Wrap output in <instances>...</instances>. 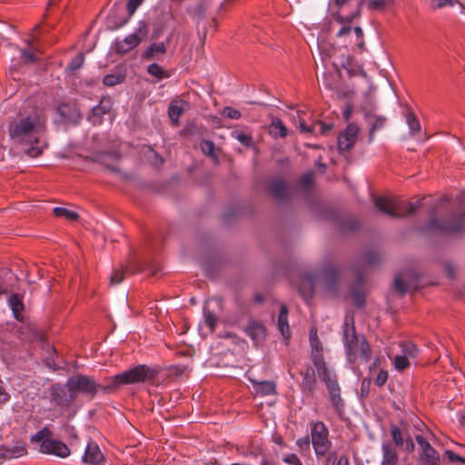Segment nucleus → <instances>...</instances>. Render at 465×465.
<instances>
[{
  "label": "nucleus",
  "instance_id": "1a4fd4ad",
  "mask_svg": "<svg viewBox=\"0 0 465 465\" xmlns=\"http://www.w3.org/2000/svg\"><path fill=\"white\" fill-rule=\"evenodd\" d=\"M48 391L51 402L60 409L69 408L75 401L74 392L67 387V381L65 384L53 383Z\"/></svg>",
  "mask_w": 465,
  "mask_h": 465
},
{
  "label": "nucleus",
  "instance_id": "338daca9",
  "mask_svg": "<svg viewBox=\"0 0 465 465\" xmlns=\"http://www.w3.org/2000/svg\"><path fill=\"white\" fill-rule=\"evenodd\" d=\"M335 6H337V10L342 11V8L349 5L351 0H331Z\"/></svg>",
  "mask_w": 465,
  "mask_h": 465
},
{
  "label": "nucleus",
  "instance_id": "6e6d98bb",
  "mask_svg": "<svg viewBox=\"0 0 465 465\" xmlns=\"http://www.w3.org/2000/svg\"><path fill=\"white\" fill-rule=\"evenodd\" d=\"M223 115L227 118H230V119H240L242 116V114L237 109H234L230 106H226L223 108Z\"/></svg>",
  "mask_w": 465,
  "mask_h": 465
},
{
  "label": "nucleus",
  "instance_id": "72a5a7b5",
  "mask_svg": "<svg viewBox=\"0 0 465 465\" xmlns=\"http://www.w3.org/2000/svg\"><path fill=\"white\" fill-rule=\"evenodd\" d=\"M25 452V450L21 447L12 448V449L5 448V447L0 448V457L4 458V459H12L15 457H20V456L24 455Z\"/></svg>",
  "mask_w": 465,
  "mask_h": 465
},
{
  "label": "nucleus",
  "instance_id": "5701e85b",
  "mask_svg": "<svg viewBox=\"0 0 465 465\" xmlns=\"http://www.w3.org/2000/svg\"><path fill=\"white\" fill-rule=\"evenodd\" d=\"M187 106L188 103L184 100H174L169 104L168 115L175 125L179 124V118Z\"/></svg>",
  "mask_w": 465,
  "mask_h": 465
},
{
  "label": "nucleus",
  "instance_id": "a19ab883",
  "mask_svg": "<svg viewBox=\"0 0 465 465\" xmlns=\"http://www.w3.org/2000/svg\"><path fill=\"white\" fill-rule=\"evenodd\" d=\"M393 0H370L367 6L371 11L383 10L387 5L392 4Z\"/></svg>",
  "mask_w": 465,
  "mask_h": 465
},
{
  "label": "nucleus",
  "instance_id": "3c124183",
  "mask_svg": "<svg viewBox=\"0 0 465 465\" xmlns=\"http://www.w3.org/2000/svg\"><path fill=\"white\" fill-rule=\"evenodd\" d=\"M312 183H313V173H306L300 179L298 185L301 188L309 189L312 185Z\"/></svg>",
  "mask_w": 465,
  "mask_h": 465
},
{
  "label": "nucleus",
  "instance_id": "39448f33",
  "mask_svg": "<svg viewBox=\"0 0 465 465\" xmlns=\"http://www.w3.org/2000/svg\"><path fill=\"white\" fill-rule=\"evenodd\" d=\"M378 210L395 218H402L414 213L420 206V201L406 202L398 197H375Z\"/></svg>",
  "mask_w": 465,
  "mask_h": 465
},
{
  "label": "nucleus",
  "instance_id": "e2e57ef3",
  "mask_svg": "<svg viewBox=\"0 0 465 465\" xmlns=\"http://www.w3.org/2000/svg\"><path fill=\"white\" fill-rule=\"evenodd\" d=\"M299 127L302 132L312 134L315 133V123L312 125H307L304 120L299 122Z\"/></svg>",
  "mask_w": 465,
  "mask_h": 465
},
{
  "label": "nucleus",
  "instance_id": "e433bc0d",
  "mask_svg": "<svg viewBox=\"0 0 465 465\" xmlns=\"http://www.w3.org/2000/svg\"><path fill=\"white\" fill-rule=\"evenodd\" d=\"M147 159L152 163L154 167H160L163 163V157L155 152L152 147L147 146L144 152Z\"/></svg>",
  "mask_w": 465,
  "mask_h": 465
},
{
  "label": "nucleus",
  "instance_id": "7c9ffc66",
  "mask_svg": "<svg viewBox=\"0 0 465 465\" xmlns=\"http://www.w3.org/2000/svg\"><path fill=\"white\" fill-rule=\"evenodd\" d=\"M143 0H128L127 6H126L127 12H128V16L126 18H124L118 24L112 25V28L117 29V28H120L121 26L124 25L125 24H127L129 18L134 14L137 7L143 3Z\"/></svg>",
  "mask_w": 465,
  "mask_h": 465
},
{
  "label": "nucleus",
  "instance_id": "cd10ccee",
  "mask_svg": "<svg viewBox=\"0 0 465 465\" xmlns=\"http://www.w3.org/2000/svg\"><path fill=\"white\" fill-rule=\"evenodd\" d=\"M9 306L13 311L14 316L17 321H22L21 312L24 310V303L18 294H13L8 300Z\"/></svg>",
  "mask_w": 465,
  "mask_h": 465
},
{
  "label": "nucleus",
  "instance_id": "6ab92c4d",
  "mask_svg": "<svg viewBox=\"0 0 465 465\" xmlns=\"http://www.w3.org/2000/svg\"><path fill=\"white\" fill-rule=\"evenodd\" d=\"M111 110V103L109 99L103 98L100 104L92 109L88 119L94 124H100L104 114L109 113Z\"/></svg>",
  "mask_w": 465,
  "mask_h": 465
},
{
  "label": "nucleus",
  "instance_id": "f03ea898",
  "mask_svg": "<svg viewBox=\"0 0 465 465\" xmlns=\"http://www.w3.org/2000/svg\"><path fill=\"white\" fill-rule=\"evenodd\" d=\"M343 343L351 363L367 362L371 358V349L364 335L356 332L353 317L347 316L343 323Z\"/></svg>",
  "mask_w": 465,
  "mask_h": 465
},
{
  "label": "nucleus",
  "instance_id": "bb28decb",
  "mask_svg": "<svg viewBox=\"0 0 465 465\" xmlns=\"http://www.w3.org/2000/svg\"><path fill=\"white\" fill-rule=\"evenodd\" d=\"M167 48L164 43H153L142 54V58L144 60L156 59L159 55H163L166 53Z\"/></svg>",
  "mask_w": 465,
  "mask_h": 465
},
{
  "label": "nucleus",
  "instance_id": "aec40b11",
  "mask_svg": "<svg viewBox=\"0 0 465 465\" xmlns=\"http://www.w3.org/2000/svg\"><path fill=\"white\" fill-rule=\"evenodd\" d=\"M382 461L381 465H398L399 456L395 447L390 441L383 442L381 445Z\"/></svg>",
  "mask_w": 465,
  "mask_h": 465
},
{
  "label": "nucleus",
  "instance_id": "2f4dec72",
  "mask_svg": "<svg viewBox=\"0 0 465 465\" xmlns=\"http://www.w3.org/2000/svg\"><path fill=\"white\" fill-rule=\"evenodd\" d=\"M405 118L412 135L420 131V124L412 110L407 109Z\"/></svg>",
  "mask_w": 465,
  "mask_h": 465
},
{
  "label": "nucleus",
  "instance_id": "c85d7f7f",
  "mask_svg": "<svg viewBox=\"0 0 465 465\" xmlns=\"http://www.w3.org/2000/svg\"><path fill=\"white\" fill-rule=\"evenodd\" d=\"M269 133L273 137L283 138L287 135L288 131L281 119L273 118L269 127Z\"/></svg>",
  "mask_w": 465,
  "mask_h": 465
},
{
  "label": "nucleus",
  "instance_id": "4468645a",
  "mask_svg": "<svg viewBox=\"0 0 465 465\" xmlns=\"http://www.w3.org/2000/svg\"><path fill=\"white\" fill-rule=\"evenodd\" d=\"M57 110L65 121L74 124H77L82 119L80 110L74 102L63 103L58 106Z\"/></svg>",
  "mask_w": 465,
  "mask_h": 465
},
{
  "label": "nucleus",
  "instance_id": "dca6fc26",
  "mask_svg": "<svg viewBox=\"0 0 465 465\" xmlns=\"http://www.w3.org/2000/svg\"><path fill=\"white\" fill-rule=\"evenodd\" d=\"M83 460L92 465L99 464L104 460V455L99 446L94 441H90L87 444Z\"/></svg>",
  "mask_w": 465,
  "mask_h": 465
},
{
  "label": "nucleus",
  "instance_id": "4c0bfd02",
  "mask_svg": "<svg viewBox=\"0 0 465 465\" xmlns=\"http://www.w3.org/2000/svg\"><path fill=\"white\" fill-rule=\"evenodd\" d=\"M400 346L403 355H407L408 358L417 357L419 350L413 342L402 341Z\"/></svg>",
  "mask_w": 465,
  "mask_h": 465
},
{
  "label": "nucleus",
  "instance_id": "6e6552de",
  "mask_svg": "<svg viewBox=\"0 0 465 465\" xmlns=\"http://www.w3.org/2000/svg\"><path fill=\"white\" fill-rule=\"evenodd\" d=\"M148 28L143 21L138 23V26L133 34L127 35L124 40L115 42L114 50L117 54H124L136 46L146 38Z\"/></svg>",
  "mask_w": 465,
  "mask_h": 465
},
{
  "label": "nucleus",
  "instance_id": "bf43d9fd",
  "mask_svg": "<svg viewBox=\"0 0 465 465\" xmlns=\"http://www.w3.org/2000/svg\"><path fill=\"white\" fill-rule=\"evenodd\" d=\"M415 440H416L417 443L419 444L420 448L421 449V451H426L428 449L432 447L430 444V442L421 435H417L415 437Z\"/></svg>",
  "mask_w": 465,
  "mask_h": 465
},
{
  "label": "nucleus",
  "instance_id": "b1692460",
  "mask_svg": "<svg viewBox=\"0 0 465 465\" xmlns=\"http://www.w3.org/2000/svg\"><path fill=\"white\" fill-rule=\"evenodd\" d=\"M302 381L301 383L302 390L312 393L315 389L316 377L315 371L312 367H307L302 371Z\"/></svg>",
  "mask_w": 465,
  "mask_h": 465
},
{
  "label": "nucleus",
  "instance_id": "f257e3e1",
  "mask_svg": "<svg viewBox=\"0 0 465 465\" xmlns=\"http://www.w3.org/2000/svg\"><path fill=\"white\" fill-rule=\"evenodd\" d=\"M11 139L27 146L25 153L30 157L42 154L47 146L45 140V119L38 114H31L13 121L8 127Z\"/></svg>",
  "mask_w": 465,
  "mask_h": 465
},
{
  "label": "nucleus",
  "instance_id": "0eeeda50",
  "mask_svg": "<svg viewBox=\"0 0 465 465\" xmlns=\"http://www.w3.org/2000/svg\"><path fill=\"white\" fill-rule=\"evenodd\" d=\"M310 429L312 445L317 458L324 457L331 448L328 428L322 421H312Z\"/></svg>",
  "mask_w": 465,
  "mask_h": 465
},
{
  "label": "nucleus",
  "instance_id": "f704fd0d",
  "mask_svg": "<svg viewBox=\"0 0 465 465\" xmlns=\"http://www.w3.org/2000/svg\"><path fill=\"white\" fill-rule=\"evenodd\" d=\"M147 73L152 76L156 77L158 80H162L170 76V74L161 65L155 63L148 65Z\"/></svg>",
  "mask_w": 465,
  "mask_h": 465
},
{
  "label": "nucleus",
  "instance_id": "0e129e2a",
  "mask_svg": "<svg viewBox=\"0 0 465 465\" xmlns=\"http://www.w3.org/2000/svg\"><path fill=\"white\" fill-rule=\"evenodd\" d=\"M431 5L433 8H441L446 5H452L451 0H431Z\"/></svg>",
  "mask_w": 465,
  "mask_h": 465
},
{
  "label": "nucleus",
  "instance_id": "20e7f679",
  "mask_svg": "<svg viewBox=\"0 0 465 465\" xmlns=\"http://www.w3.org/2000/svg\"><path fill=\"white\" fill-rule=\"evenodd\" d=\"M459 213L450 214L445 221L430 218L425 231L436 230L442 233L460 232L465 229V192L458 197Z\"/></svg>",
  "mask_w": 465,
  "mask_h": 465
},
{
  "label": "nucleus",
  "instance_id": "79ce46f5",
  "mask_svg": "<svg viewBox=\"0 0 465 465\" xmlns=\"http://www.w3.org/2000/svg\"><path fill=\"white\" fill-rule=\"evenodd\" d=\"M312 439L309 436H305L297 440L296 444L299 447L300 451L303 455H307L311 450Z\"/></svg>",
  "mask_w": 465,
  "mask_h": 465
},
{
  "label": "nucleus",
  "instance_id": "423d86ee",
  "mask_svg": "<svg viewBox=\"0 0 465 465\" xmlns=\"http://www.w3.org/2000/svg\"><path fill=\"white\" fill-rule=\"evenodd\" d=\"M107 385L106 378L103 383H99L93 377L80 373L67 380V387L74 392V398L78 393H83L94 399L99 391L107 394L112 393V391L104 389Z\"/></svg>",
  "mask_w": 465,
  "mask_h": 465
},
{
  "label": "nucleus",
  "instance_id": "7ed1b4c3",
  "mask_svg": "<svg viewBox=\"0 0 465 465\" xmlns=\"http://www.w3.org/2000/svg\"><path fill=\"white\" fill-rule=\"evenodd\" d=\"M158 372L157 370L146 365H137L126 371L106 378L108 385L104 389L106 391H112L113 393L123 385L153 381Z\"/></svg>",
  "mask_w": 465,
  "mask_h": 465
},
{
  "label": "nucleus",
  "instance_id": "f8f14e48",
  "mask_svg": "<svg viewBox=\"0 0 465 465\" xmlns=\"http://www.w3.org/2000/svg\"><path fill=\"white\" fill-rule=\"evenodd\" d=\"M360 128L357 124L350 123L346 129L338 136V150L341 153L349 152L354 146Z\"/></svg>",
  "mask_w": 465,
  "mask_h": 465
},
{
  "label": "nucleus",
  "instance_id": "de8ad7c7",
  "mask_svg": "<svg viewBox=\"0 0 465 465\" xmlns=\"http://www.w3.org/2000/svg\"><path fill=\"white\" fill-rule=\"evenodd\" d=\"M50 436H52V431L47 428L45 427L42 430H38L33 437L32 441L34 442H40L41 443L48 439Z\"/></svg>",
  "mask_w": 465,
  "mask_h": 465
},
{
  "label": "nucleus",
  "instance_id": "5fc2aeb1",
  "mask_svg": "<svg viewBox=\"0 0 465 465\" xmlns=\"http://www.w3.org/2000/svg\"><path fill=\"white\" fill-rule=\"evenodd\" d=\"M394 288L401 296L404 295L408 291L407 283L399 275L394 279Z\"/></svg>",
  "mask_w": 465,
  "mask_h": 465
},
{
  "label": "nucleus",
  "instance_id": "37998d69",
  "mask_svg": "<svg viewBox=\"0 0 465 465\" xmlns=\"http://www.w3.org/2000/svg\"><path fill=\"white\" fill-rule=\"evenodd\" d=\"M310 344L312 351H322V345L320 339L317 336L316 329H312L310 331Z\"/></svg>",
  "mask_w": 465,
  "mask_h": 465
},
{
  "label": "nucleus",
  "instance_id": "a878e982",
  "mask_svg": "<svg viewBox=\"0 0 465 465\" xmlns=\"http://www.w3.org/2000/svg\"><path fill=\"white\" fill-rule=\"evenodd\" d=\"M278 330L283 338L288 339L291 335L288 323V309L285 305L281 306V310L277 320Z\"/></svg>",
  "mask_w": 465,
  "mask_h": 465
},
{
  "label": "nucleus",
  "instance_id": "052dcab7",
  "mask_svg": "<svg viewBox=\"0 0 465 465\" xmlns=\"http://www.w3.org/2000/svg\"><path fill=\"white\" fill-rule=\"evenodd\" d=\"M445 455L448 457V459L450 460V461L451 462H461V463H465V458L456 454L455 452H453L452 450H446L445 451Z\"/></svg>",
  "mask_w": 465,
  "mask_h": 465
},
{
  "label": "nucleus",
  "instance_id": "f3484780",
  "mask_svg": "<svg viewBox=\"0 0 465 465\" xmlns=\"http://www.w3.org/2000/svg\"><path fill=\"white\" fill-rule=\"evenodd\" d=\"M246 334L255 344L262 342L266 336L265 327L257 321H250L245 328Z\"/></svg>",
  "mask_w": 465,
  "mask_h": 465
},
{
  "label": "nucleus",
  "instance_id": "13d9d810",
  "mask_svg": "<svg viewBox=\"0 0 465 465\" xmlns=\"http://www.w3.org/2000/svg\"><path fill=\"white\" fill-rule=\"evenodd\" d=\"M388 380V372L386 371H380L378 375L376 376L375 380H374V383L377 385V386H382L386 383Z\"/></svg>",
  "mask_w": 465,
  "mask_h": 465
},
{
  "label": "nucleus",
  "instance_id": "09e8293b",
  "mask_svg": "<svg viewBox=\"0 0 465 465\" xmlns=\"http://www.w3.org/2000/svg\"><path fill=\"white\" fill-rule=\"evenodd\" d=\"M200 146L205 155L214 157V143L212 141L203 140Z\"/></svg>",
  "mask_w": 465,
  "mask_h": 465
},
{
  "label": "nucleus",
  "instance_id": "c756f323",
  "mask_svg": "<svg viewBox=\"0 0 465 465\" xmlns=\"http://www.w3.org/2000/svg\"><path fill=\"white\" fill-rule=\"evenodd\" d=\"M322 277L325 282L326 287L331 290L334 287V284L338 280L339 272L335 267L328 266L322 272Z\"/></svg>",
  "mask_w": 465,
  "mask_h": 465
},
{
  "label": "nucleus",
  "instance_id": "c9c22d12",
  "mask_svg": "<svg viewBox=\"0 0 465 465\" xmlns=\"http://www.w3.org/2000/svg\"><path fill=\"white\" fill-rule=\"evenodd\" d=\"M84 62V53H79L67 65L65 72L73 74L76 70L80 69Z\"/></svg>",
  "mask_w": 465,
  "mask_h": 465
},
{
  "label": "nucleus",
  "instance_id": "69168bd1",
  "mask_svg": "<svg viewBox=\"0 0 465 465\" xmlns=\"http://www.w3.org/2000/svg\"><path fill=\"white\" fill-rule=\"evenodd\" d=\"M10 399L9 393L5 391V389L0 385V404H4L7 402Z\"/></svg>",
  "mask_w": 465,
  "mask_h": 465
},
{
  "label": "nucleus",
  "instance_id": "9b49d317",
  "mask_svg": "<svg viewBox=\"0 0 465 465\" xmlns=\"http://www.w3.org/2000/svg\"><path fill=\"white\" fill-rule=\"evenodd\" d=\"M326 384L330 400L335 412L341 417L344 414V401L341 397V389L337 382L335 375H331L322 379Z\"/></svg>",
  "mask_w": 465,
  "mask_h": 465
},
{
  "label": "nucleus",
  "instance_id": "8fccbe9b",
  "mask_svg": "<svg viewBox=\"0 0 465 465\" xmlns=\"http://www.w3.org/2000/svg\"><path fill=\"white\" fill-rule=\"evenodd\" d=\"M332 124H324L321 121L315 123V134L319 133L320 134L326 135L332 130Z\"/></svg>",
  "mask_w": 465,
  "mask_h": 465
},
{
  "label": "nucleus",
  "instance_id": "ea45409f",
  "mask_svg": "<svg viewBox=\"0 0 465 465\" xmlns=\"http://www.w3.org/2000/svg\"><path fill=\"white\" fill-rule=\"evenodd\" d=\"M204 322L210 328L212 331H214L216 324L218 322V317L215 313L204 308L203 310Z\"/></svg>",
  "mask_w": 465,
  "mask_h": 465
},
{
  "label": "nucleus",
  "instance_id": "49530a36",
  "mask_svg": "<svg viewBox=\"0 0 465 465\" xmlns=\"http://www.w3.org/2000/svg\"><path fill=\"white\" fill-rule=\"evenodd\" d=\"M419 460H440V457L439 452L433 447H431L426 451H421L419 455Z\"/></svg>",
  "mask_w": 465,
  "mask_h": 465
},
{
  "label": "nucleus",
  "instance_id": "473e14b6",
  "mask_svg": "<svg viewBox=\"0 0 465 465\" xmlns=\"http://www.w3.org/2000/svg\"><path fill=\"white\" fill-rule=\"evenodd\" d=\"M53 213L56 217H64L65 220L70 222L76 221L79 217L76 212L63 207L54 208Z\"/></svg>",
  "mask_w": 465,
  "mask_h": 465
},
{
  "label": "nucleus",
  "instance_id": "864d4df0",
  "mask_svg": "<svg viewBox=\"0 0 465 465\" xmlns=\"http://www.w3.org/2000/svg\"><path fill=\"white\" fill-rule=\"evenodd\" d=\"M124 268H119L112 273L110 276V283L111 285L119 284L124 280Z\"/></svg>",
  "mask_w": 465,
  "mask_h": 465
},
{
  "label": "nucleus",
  "instance_id": "412c9836",
  "mask_svg": "<svg viewBox=\"0 0 465 465\" xmlns=\"http://www.w3.org/2000/svg\"><path fill=\"white\" fill-rule=\"evenodd\" d=\"M256 394L261 396H268L276 394V384L273 381H259L255 379L249 378Z\"/></svg>",
  "mask_w": 465,
  "mask_h": 465
},
{
  "label": "nucleus",
  "instance_id": "ddd939ff",
  "mask_svg": "<svg viewBox=\"0 0 465 465\" xmlns=\"http://www.w3.org/2000/svg\"><path fill=\"white\" fill-rule=\"evenodd\" d=\"M40 450L43 453L54 454L61 458L69 456V448L62 441L46 439L41 443Z\"/></svg>",
  "mask_w": 465,
  "mask_h": 465
},
{
  "label": "nucleus",
  "instance_id": "a211bd4d",
  "mask_svg": "<svg viewBox=\"0 0 465 465\" xmlns=\"http://www.w3.org/2000/svg\"><path fill=\"white\" fill-rule=\"evenodd\" d=\"M365 120L371 126L368 142L371 143L374 139L375 133L385 126L387 119L381 115L372 114L371 113H366Z\"/></svg>",
  "mask_w": 465,
  "mask_h": 465
},
{
  "label": "nucleus",
  "instance_id": "2eb2a0df",
  "mask_svg": "<svg viewBox=\"0 0 465 465\" xmlns=\"http://www.w3.org/2000/svg\"><path fill=\"white\" fill-rule=\"evenodd\" d=\"M266 190L279 202L285 201L289 193L286 183L281 178H274L268 181L266 184Z\"/></svg>",
  "mask_w": 465,
  "mask_h": 465
},
{
  "label": "nucleus",
  "instance_id": "9d476101",
  "mask_svg": "<svg viewBox=\"0 0 465 465\" xmlns=\"http://www.w3.org/2000/svg\"><path fill=\"white\" fill-rule=\"evenodd\" d=\"M363 1L364 0H361L356 5L353 11L348 15H342V11L341 10H336V12L332 14L334 20L342 25L337 33V37L342 38L349 35L351 33L352 27L351 26V23L355 18L360 17Z\"/></svg>",
  "mask_w": 465,
  "mask_h": 465
},
{
  "label": "nucleus",
  "instance_id": "c03bdc74",
  "mask_svg": "<svg viewBox=\"0 0 465 465\" xmlns=\"http://www.w3.org/2000/svg\"><path fill=\"white\" fill-rule=\"evenodd\" d=\"M124 77L120 74H106L103 79V83L106 86H114L124 82Z\"/></svg>",
  "mask_w": 465,
  "mask_h": 465
},
{
  "label": "nucleus",
  "instance_id": "680f3d73",
  "mask_svg": "<svg viewBox=\"0 0 465 465\" xmlns=\"http://www.w3.org/2000/svg\"><path fill=\"white\" fill-rule=\"evenodd\" d=\"M353 302L357 307H361L365 303V297L363 293L356 292L353 293Z\"/></svg>",
  "mask_w": 465,
  "mask_h": 465
},
{
  "label": "nucleus",
  "instance_id": "4d7b16f0",
  "mask_svg": "<svg viewBox=\"0 0 465 465\" xmlns=\"http://www.w3.org/2000/svg\"><path fill=\"white\" fill-rule=\"evenodd\" d=\"M282 460L288 465H302L298 456L293 453L284 456Z\"/></svg>",
  "mask_w": 465,
  "mask_h": 465
},
{
  "label": "nucleus",
  "instance_id": "393cba45",
  "mask_svg": "<svg viewBox=\"0 0 465 465\" xmlns=\"http://www.w3.org/2000/svg\"><path fill=\"white\" fill-rule=\"evenodd\" d=\"M315 277L309 275L303 277L302 282L297 286L298 292L305 299L309 300L313 295Z\"/></svg>",
  "mask_w": 465,
  "mask_h": 465
},
{
  "label": "nucleus",
  "instance_id": "a18cd8bd",
  "mask_svg": "<svg viewBox=\"0 0 465 465\" xmlns=\"http://www.w3.org/2000/svg\"><path fill=\"white\" fill-rule=\"evenodd\" d=\"M410 365L409 358L407 355H397L394 358V367L398 371H403Z\"/></svg>",
  "mask_w": 465,
  "mask_h": 465
},
{
  "label": "nucleus",
  "instance_id": "603ef678",
  "mask_svg": "<svg viewBox=\"0 0 465 465\" xmlns=\"http://www.w3.org/2000/svg\"><path fill=\"white\" fill-rule=\"evenodd\" d=\"M233 136L243 145L250 147L252 144V137L242 132H235Z\"/></svg>",
  "mask_w": 465,
  "mask_h": 465
},
{
  "label": "nucleus",
  "instance_id": "774afa93",
  "mask_svg": "<svg viewBox=\"0 0 465 465\" xmlns=\"http://www.w3.org/2000/svg\"><path fill=\"white\" fill-rule=\"evenodd\" d=\"M22 56L26 62H35L36 58L31 51L23 50Z\"/></svg>",
  "mask_w": 465,
  "mask_h": 465
},
{
  "label": "nucleus",
  "instance_id": "4be33fe9",
  "mask_svg": "<svg viewBox=\"0 0 465 465\" xmlns=\"http://www.w3.org/2000/svg\"><path fill=\"white\" fill-rule=\"evenodd\" d=\"M311 355L312 361L318 371V375L321 380L332 375L331 371L326 366L322 351H312Z\"/></svg>",
  "mask_w": 465,
  "mask_h": 465
},
{
  "label": "nucleus",
  "instance_id": "58836bf2",
  "mask_svg": "<svg viewBox=\"0 0 465 465\" xmlns=\"http://www.w3.org/2000/svg\"><path fill=\"white\" fill-rule=\"evenodd\" d=\"M390 430H391V438H392V440H393V443L395 444V446L402 447L404 440H403L402 432H401V429L397 425L391 424L390 426Z\"/></svg>",
  "mask_w": 465,
  "mask_h": 465
}]
</instances>
